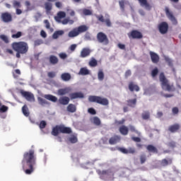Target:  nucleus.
<instances>
[{
  "mask_svg": "<svg viewBox=\"0 0 181 181\" xmlns=\"http://www.w3.org/2000/svg\"><path fill=\"white\" fill-rule=\"evenodd\" d=\"M76 48H77V45L76 44H73L69 47V49L71 50V52H74V50H76Z\"/></svg>",
  "mask_w": 181,
  "mask_h": 181,
  "instance_id": "obj_60",
  "label": "nucleus"
},
{
  "mask_svg": "<svg viewBox=\"0 0 181 181\" xmlns=\"http://www.w3.org/2000/svg\"><path fill=\"white\" fill-rule=\"evenodd\" d=\"M22 112L25 117H29L30 115V112H29V108H28V105H24L22 107Z\"/></svg>",
  "mask_w": 181,
  "mask_h": 181,
  "instance_id": "obj_32",
  "label": "nucleus"
},
{
  "mask_svg": "<svg viewBox=\"0 0 181 181\" xmlns=\"http://www.w3.org/2000/svg\"><path fill=\"white\" fill-rule=\"evenodd\" d=\"M95 18L98 19V21H99V22H102V23L105 22V19H104V16L103 15H100V16L96 15Z\"/></svg>",
  "mask_w": 181,
  "mask_h": 181,
  "instance_id": "obj_54",
  "label": "nucleus"
},
{
  "mask_svg": "<svg viewBox=\"0 0 181 181\" xmlns=\"http://www.w3.org/2000/svg\"><path fill=\"white\" fill-rule=\"evenodd\" d=\"M66 12L69 13L70 16H74L76 15V12L70 9V7L66 8Z\"/></svg>",
  "mask_w": 181,
  "mask_h": 181,
  "instance_id": "obj_56",
  "label": "nucleus"
},
{
  "mask_svg": "<svg viewBox=\"0 0 181 181\" xmlns=\"http://www.w3.org/2000/svg\"><path fill=\"white\" fill-rule=\"evenodd\" d=\"M141 6H145L147 11H151L152 9V6L148 3V0H138Z\"/></svg>",
  "mask_w": 181,
  "mask_h": 181,
  "instance_id": "obj_19",
  "label": "nucleus"
},
{
  "mask_svg": "<svg viewBox=\"0 0 181 181\" xmlns=\"http://www.w3.org/2000/svg\"><path fill=\"white\" fill-rule=\"evenodd\" d=\"M70 93V89L68 88H60L57 91L58 95H66V94H69Z\"/></svg>",
  "mask_w": 181,
  "mask_h": 181,
  "instance_id": "obj_24",
  "label": "nucleus"
},
{
  "mask_svg": "<svg viewBox=\"0 0 181 181\" xmlns=\"http://www.w3.org/2000/svg\"><path fill=\"white\" fill-rule=\"evenodd\" d=\"M98 78L99 81H103V80H104V71H103V69L98 71Z\"/></svg>",
  "mask_w": 181,
  "mask_h": 181,
  "instance_id": "obj_37",
  "label": "nucleus"
},
{
  "mask_svg": "<svg viewBox=\"0 0 181 181\" xmlns=\"http://www.w3.org/2000/svg\"><path fill=\"white\" fill-rule=\"evenodd\" d=\"M88 101L89 103H96L97 104H100V105H108V104H110L108 99L97 95H90L88 97Z\"/></svg>",
  "mask_w": 181,
  "mask_h": 181,
  "instance_id": "obj_6",
  "label": "nucleus"
},
{
  "mask_svg": "<svg viewBox=\"0 0 181 181\" xmlns=\"http://www.w3.org/2000/svg\"><path fill=\"white\" fill-rule=\"evenodd\" d=\"M8 106L3 105L0 103V112H6L8 111Z\"/></svg>",
  "mask_w": 181,
  "mask_h": 181,
  "instance_id": "obj_43",
  "label": "nucleus"
},
{
  "mask_svg": "<svg viewBox=\"0 0 181 181\" xmlns=\"http://www.w3.org/2000/svg\"><path fill=\"white\" fill-rule=\"evenodd\" d=\"M119 5L122 12H125V1L122 0L119 1Z\"/></svg>",
  "mask_w": 181,
  "mask_h": 181,
  "instance_id": "obj_40",
  "label": "nucleus"
},
{
  "mask_svg": "<svg viewBox=\"0 0 181 181\" xmlns=\"http://www.w3.org/2000/svg\"><path fill=\"white\" fill-rule=\"evenodd\" d=\"M55 6H56V8H62V6H63V4H62V2H60V1H57V2H55Z\"/></svg>",
  "mask_w": 181,
  "mask_h": 181,
  "instance_id": "obj_63",
  "label": "nucleus"
},
{
  "mask_svg": "<svg viewBox=\"0 0 181 181\" xmlns=\"http://www.w3.org/2000/svg\"><path fill=\"white\" fill-rule=\"evenodd\" d=\"M62 35H64V31L63 30H57L52 35L53 39H58L59 36H62Z\"/></svg>",
  "mask_w": 181,
  "mask_h": 181,
  "instance_id": "obj_34",
  "label": "nucleus"
},
{
  "mask_svg": "<svg viewBox=\"0 0 181 181\" xmlns=\"http://www.w3.org/2000/svg\"><path fill=\"white\" fill-rule=\"evenodd\" d=\"M172 163H173L172 158H168V159L164 158L160 161V165L161 166H163V167L168 166V165H172Z\"/></svg>",
  "mask_w": 181,
  "mask_h": 181,
  "instance_id": "obj_23",
  "label": "nucleus"
},
{
  "mask_svg": "<svg viewBox=\"0 0 181 181\" xmlns=\"http://www.w3.org/2000/svg\"><path fill=\"white\" fill-rule=\"evenodd\" d=\"M149 54H150L152 63H154L155 64L159 63V55H158V54L152 51H150Z\"/></svg>",
  "mask_w": 181,
  "mask_h": 181,
  "instance_id": "obj_15",
  "label": "nucleus"
},
{
  "mask_svg": "<svg viewBox=\"0 0 181 181\" xmlns=\"http://www.w3.org/2000/svg\"><path fill=\"white\" fill-rule=\"evenodd\" d=\"M129 128L131 132H135V134H139V132L136 130V129H135V127H134L133 125H129Z\"/></svg>",
  "mask_w": 181,
  "mask_h": 181,
  "instance_id": "obj_52",
  "label": "nucleus"
},
{
  "mask_svg": "<svg viewBox=\"0 0 181 181\" xmlns=\"http://www.w3.org/2000/svg\"><path fill=\"white\" fill-rule=\"evenodd\" d=\"M119 141H121V136L114 135L109 139V144L110 145H115L116 144H118Z\"/></svg>",
  "mask_w": 181,
  "mask_h": 181,
  "instance_id": "obj_17",
  "label": "nucleus"
},
{
  "mask_svg": "<svg viewBox=\"0 0 181 181\" xmlns=\"http://www.w3.org/2000/svg\"><path fill=\"white\" fill-rule=\"evenodd\" d=\"M46 125H47L46 121L42 120L39 124V127L40 128V129H45V128H46Z\"/></svg>",
  "mask_w": 181,
  "mask_h": 181,
  "instance_id": "obj_49",
  "label": "nucleus"
},
{
  "mask_svg": "<svg viewBox=\"0 0 181 181\" xmlns=\"http://www.w3.org/2000/svg\"><path fill=\"white\" fill-rule=\"evenodd\" d=\"M0 39L3 40L4 42L5 43H9V38H8V36L5 35H0Z\"/></svg>",
  "mask_w": 181,
  "mask_h": 181,
  "instance_id": "obj_45",
  "label": "nucleus"
},
{
  "mask_svg": "<svg viewBox=\"0 0 181 181\" xmlns=\"http://www.w3.org/2000/svg\"><path fill=\"white\" fill-rule=\"evenodd\" d=\"M37 101H38L40 105H47V104H49V102H47V100H46L45 99H43L40 97L37 98Z\"/></svg>",
  "mask_w": 181,
  "mask_h": 181,
  "instance_id": "obj_36",
  "label": "nucleus"
},
{
  "mask_svg": "<svg viewBox=\"0 0 181 181\" xmlns=\"http://www.w3.org/2000/svg\"><path fill=\"white\" fill-rule=\"evenodd\" d=\"M44 6L46 10V12H50V11L53 9V4L50 1H46L44 4Z\"/></svg>",
  "mask_w": 181,
  "mask_h": 181,
  "instance_id": "obj_28",
  "label": "nucleus"
},
{
  "mask_svg": "<svg viewBox=\"0 0 181 181\" xmlns=\"http://www.w3.org/2000/svg\"><path fill=\"white\" fill-rule=\"evenodd\" d=\"M63 18H66V13L64 11H59L54 18L58 23H62V19Z\"/></svg>",
  "mask_w": 181,
  "mask_h": 181,
  "instance_id": "obj_14",
  "label": "nucleus"
},
{
  "mask_svg": "<svg viewBox=\"0 0 181 181\" xmlns=\"http://www.w3.org/2000/svg\"><path fill=\"white\" fill-rule=\"evenodd\" d=\"M158 73H159V69H158V68H154L152 71H151V76L152 77H156L158 76Z\"/></svg>",
  "mask_w": 181,
  "mask_h": 181,
  "instance_id": "obj_46",
  "label": "nucleus"
},
{
  "mask_svg": "<svg viewBox=\"0 0 181 181\" xmlns=\"http://www.w3.org/2000/svg\"><path fill=\"white\" fill-rule=\"evenodd\" d=\"M128 37L129 39H142L144 35H142V33L136 30H133L131 33H128Z\"/></svg>",
  "mask_w": 181,
  "mask_h": 181,
  "instance_id": "obj_12",
  "label": "nucleus"
},
{
  "mask_svg": "<svg viewBox=\"0 0 181 181\" xmlns=\"http://www.w3.org/2000/svg\"><path fill=\"white\" fill-rule=\"evenodd\" d=\"M69 140L71 142V144H76V142L78 141L77 136H71Z\"/></svg>",
  "mask_w": 181,
  "mask_h": 181,
  "instance_id": "obj_51",
  "label": "nucleus"
},
{
  "mask_svg": "<svg viewBox=\"0 0 181 181\" xmlns=\"http://www.w3.org/2000/svg\"><path fill=\"white\" fill-rule=\"evenodd\" d=\"M11 47L16 52V57L17 59H21V54H26L29 52V45L23 41L13 42Z\"/></svg>",
  "mask_w": 181,
  "mask_h": 181,
  "instance_id": "obj_2",
  "label": "nucleus"
},
{
  "mask_svg": "<svg viewBox=\"0 0 181 181\" xmlns=\"http://www.w3.org/2000/svg\"><path fill=\"white\" fill-rule=\"evenodd\" d=\"M78 74L80 76H88L90 74V70L87 67L81 68Z\"/></svg>",
  "mask_w": 181,
  "mask_h": 181,
  "instance_id": "obj_25",
  "label": "nucleus"
},
{
  "mask_svg": "<svg viewBox=\"0 0 181 181\" xmlns=\"http://www.w3.org/2000/svg\"><path fill=\"white\" fill-rule=\"evenodd\" d=\"M129 90L130 91H139L140 88L139 86L138 85H136L135 83H134V82H130L129 83Z\"/></svg>",
  "mask_w": 181,
  "mask_h": 181,
  "instance_id": "obj_21",
  "label": "nucleus"
},
{
  "mask_svg": "<svg viewBox=\"0 0 181 181\" xmlns=\"http://www.w3.org/2000/svg\"><path fill=\"white\" fill-rule=\"evenodd\" d=\"M66 110L69 112H76V111H77V107H76L75 105L74 104H69L67 107Z\"/></svg>",
  "mask_w": 181,
  "mask_h": 181,
  "instance_id": "obj_31",
  "label": "nucleus"
},
{
  "mask_svg": "<svg viewBox=\"0 0 181 181\" xmlns=\"http://www.w3.org/2000/svg\"><path fill=\"white\" fill-rule=\"evenodd\" d=\"M49 62L50 64H52V66H54L59 63V58L54 55H50L49 57Z\"/></svg>",
  "mask_w": 181,
  "mask_h": 181,
  "instance_id": "obj_22",
  "label": "nucleus"
},
{
  "mask_svg": "<svg viewBox=\"0 0 181 181\" xmlns=\"http://www.w3.org/2000/svg\"><path fill=\"white\" fill-rule=\"evenodd\" d=\"M61 78L64 81H69L71 78V75L69 73H64L61 75Z\"/></svg>",
  "mask_w": 181,
  "mask_h": 181,
  "instance_id": "obj_33",
  "label": "nucleus"
},
{
  "mask_svg": "<svg viewBox=\"0 0 181 181\" xmlns=\"http://www.w3.org/2000/svg\"><path fill=\"white\" fill-rule=\"evenodd\" d=\"M83 13L85 15V16H90V15H93V11H91L90 9L84 8L83 10Z\"/></svg>",
  "mask_w": 181,
  "mask_h": 181,
  "instance_id": "obj_44",
  "label": "nucleus"
},
{
  "mask_svg": "<svg viewBox=\"0 0 181 181\" xmlns=\"http://www.w3.org/2000/svg\"><path fill=\"white\" fill-rule=\"evenodd\" d=\"M88 30V27H87L86 25H82L71 30L69 33L68 36L69 37H76V36H78L80 33H84V32H87Z\"/></svg>",
  "mask_w": 181,
  "mask_h": 181,
  "instance_id": "obj_5",
  "label": "nucleus"
},
{
  "mask_svg": "<svg viewBox=\"0 0 181 181\" xmlns=\"http://www.w3.org/2000/svg\"><path fill=\"white\" fill-rule=\"evenodd\" d=\"M88 112L91 115H95L97 114V111H95V109L93 107H90L88 109Z\"/></svg>",
  "mask_w": 181,
  "mask_h": 181,
  "instance_id": "obj_50",
  "label": "nucleus"
},
{
  "mask_svg": "<svg viewBox=\"0 0 181 181\" xmlns=\"http://www.w3.org/2000/svg\"><path fill=\"white\" fill-rule=\"evenodd\" d=\"M44 23L45 24L46 29H50V23L49 22V20H45Z\"/></svg>",
  "mask_w": 181,
  "mask_h": 181,
  "instance_id": "obj_58",
  "label": "nucleus"
},
{
  "mask_svg": "<svg viewBox=\"0 0 181 181\" xmlns=\"http://www.w3.org/2000/svg\"><path fill=\"white\" fill-rule=\"evenodd\" d=\"M105 22L106 23V25L108 27V28H111V25H112V23H111V21L110 20V18H107L105 20Z\"/></svg>",
  "mask_w": 181,
  "mask_h": 181,
  "instance_id": "obj_59",
  "label": "nucleus"
},
{
  "mask_svg": "<svg viewBox=\"0 0 181 181\" xmlns=\"http://www.w3.org/2000/svg\"><path fill=\"white\" fill-rule=\"evenodd\" d=\"M58 101L61 105H67L70 103V98L62 96L59 98Z\"/></svg>",
  "mask_w": 181,
  "mask_h": 181,
  "instance_id": "obj_18",
  "label": "nucleus"
},
{
  "mask_svg": "<svg viewBox=\"0 0 181 181\" xmlns=\"http://www.w3.org/2000/svg\"><path fill=\"white\" fill-rule=\"evenodd\" d=\"M127 103L129 107H131L132 108H135L136 105V98L129 99L127 101Z\"/></svg>",
  "mask_w": 181,
  "mask_h": 181,
  "instance_id": "obj_29",
  "label": "nucleus"
},
{
  "mask_svg": "<svg viewBox=\"0 0 181 181\" xmlns=\"http://www.w3.org/2000/svg\"><path fill=\"white\" fill-rule=\"evenodd\" d=\"M127 153H135V148L129 147L127 149Z\"/></svg>",
  "mask_w": 181,
  "mask_h": 181,
  "instance_id": "obj_62",
  "label": "nucleus"
},
{
  "mask_svg": "<svg viewBox=\"0 0 181 181\" xmlns=\"http://www.w3.org/2000/svg\"><path fill=\"white\" fill-rule=\"evenodd\" d=\"M13 8H16L17 9L18 8H21L22 4H21V1L13 0Z\"/></svg>",
  "mask_w": 181,
  "mask_h": 181,
  "instance_id": "obj_42",
  "label": "nucleus"
},
{
  "mask_svg": "<svg viewBox=\"0 0 181 181\" xmlns=\"http://www.w3.org/2000/svg\"><path fill=\"white\" fill-rule=\"evenodd\" d=\"M147 151L148 152H152L153 153H158V148L155 147L153 145L149 144L146 146Z\"/></svg>",
  "mask_w": 181,
  "mask_h": 181,
  "instance_id": "obj_30",
  "label": "nucleus"
},
{
  "mask_svg": "<svg viewBox=\"0 0 181 181\" xmlns=\"http://www.w3.org/2000/svg\"><path fill=\"white\" fill-rule=\"evenodd\" d=\"M125 124V119H122V120L115 121V124L116 125H124Z\"/></svg>",
  "mask_w": 181,
  "mask_h": 181,
  "instance_id": "obj_53",
  "label": "nucleus"
},
{
  "mask_svg": "<svg viewBox=\"0 0 181 181\" xmlns=\"http://www.w3.org/2000/svg\"><path fill=\"white\" fill-rule=\"evenodd\" d=\"M59 56L60 59H62L63 60H64V59H67V54H66V53H64V52L60 53L59 54Z\"/></svg>",
  "mask_w": 181,
  "mask_h": 181,
  "instance_id": "obj_57",
  "label": "nucleus"
},
{
  "mask_svg": "<svg viewBox=\"0 0 181 181\" xmlns=\"http://www.w3.org/2000/svg\"><path fill=\"white\" fill-rule=\"evenodd\" d=\"M21 95H23L24 97V98H25V100H27V101H30L31 103H35V95H33V93H30V92H28V91H25L23 90H21L20 91Z\"/></svg>",
  "mask_w": 181,
  "mask_h": 181,
  "instance_id": "obj_10",
  "label": "nucleus"
},
{
  "mask_svg": "<svg viewBox=\"0 0 181 181\" xmlns=\"http://www.w3.org/2000/svg\"><path fill=\"white\" fill-rule=\"evenodd\" d=\"M97 40L99 43H104V45H108L110 43V40H108V37L105 33L103 32H99L97 34Z\"/></svg>",
  "mask_w": 181,
  "mask_h": 181,
  "instance_id": "obj_7",
  "label": "nucleus"
},
{
  "mask_svg": "<svg viewBox=\"0 0 181 181\" xmlns=\"http://www.w3.org/2000/svg\"><path fill=\"white\" fill-rule=\"evenodd\" d=\"M71 128L66 127L64 125H56L52 131V135L57 136L59 134H71Z\"/></svg>",
  "mask_w": 181,
  "mask_h": 181,
  "instance_id": "obj_4",
  "label": "nucleus"
},
{
  "mask_svg": "<svg viewBox=\"0 0 181 181\" xmlns=\"http://www.w3.org/2000/svg\"><path fill=\"white\" fill-rule=\"evenodd\" d=\"M1 19L4 23H9L13 21L12 14L9 12L2 13L1 15Z\"/></svg>",
  "mask_w": 181,
  "mask_h": 181,
  "instance_id": "obj_11",
  "label": "nucleus"
},
{
  "mask_svg": "<svg viewBox=\"0 0 181 181\" xmlns=\"http://www.w3.org/2000/svg\"><path fill=\"white\" fill-rule=\"evenodd\" d=\"M47 76L49 78H54V77H56V72L54 71H49L47 73Z\"/></svg>",
  "mask_w": 181,
  "mask_h": 181,
  "instance_id": "obj_55",
  "label": "nucleus"
},
{
  "mask_svg": "<svg viewBox=\"0 0 181 181\" xmlns=\"http://www.w3.org/2000/svg\"><path fill=\"white\" fill-rule=\"evenodd\" d=\"M21 36H22V32L18 31V32H17L16 34H13V35H11V37H12L13 39H19V37H21Z\"/></svg>",
  "mask_w": 181,
  "mask_h": 181,
  "instance_id": "obj_47",
  "label": "nucleus"
},
{
  "mask_svg": "<svg viewBox=\"0 0 181 181\" xmlns=\"http://www.w3.org/2000/svg\"><path fill=\"white\" fill-rule=\"evenodd\" d=\"M44 98H46V100H49V101H52V103L57 102V97L52 95H45Z\"/></svg>",
  "mask_w": 181,
  "mask_h": 181,
  "instance_id": "obj_27",
  "label": "nucleus"
},
{
  "mask_svg": "<svg viewBox=\"0 0 181 181\" xmlns=\"http://www.w3.org/2000/svg\"><path fill=\"white\" fill-rule=\"evenodd\" d=\"M93 124L95 125H97L98 127L101 125V120L98 117H93Z\"/></svg>",
  "mask_w": 181,
  "mask_h": 181,
  "instance_id": "obj_41",
  "label": "nucleus"
},
{
  "mask_svg": "<svg viewBox=\"0 0 181 181\" xmlns=\"http://www.w3.org/2000/svg\"><path fill=\"white\" fill-rule=\"evenodd\" d=\"M98 64V62H97V59L95 58H91L90 61L89 62V66L90 67H95Z\"/></svg>",
  "mask_w": 181,
  "mask_h": 181,
  "instance_id": "obj_38",
  "label": "nucleus"
},
{
  "mask_svg": "<svg viewBox=\"0 0 181 181\" xmlns=\"http://www.w3.org/2000/svg\"><path fill=\"white\" fill-rule=\"evenodd\" d=\"M21 163L25 175H32L34 170L33 166L36 165L35 150H29V151L24 153Z\"/></svg>",
  "mask_w": 181,
  "mask_h": 181,
  "instance_id": "obj_1",
  "label": "nucleus"
},
{
  "mask_svg": "<svg viewBox=\"0 0 181 181\" xmlns=\"http://www.w3.org/2000/svg\"><path fill=\"white\" fill-rule=\"evenodd\" d=\"M165 13L169 21L172 22L173 25H177V19H176V17L173 15V12L170 11L169 7L165 8Z\"/></svg>",
  "mask_w": 181,
  "mask_h": 181,
  "instance_id": "obj_8",
  "label": "nucleus"
},
{
  "mask_svg": "<svg viewBox=\"0 0 181 181\" xmlns=\"http://www.w3.org/2000/svg\"><path fill=\"white\" fill-rule=\"evenodd\" d=\"M141 118L145 120L149 119V118H151V112H149V111L143 112L141 114Z\"/></svg>",
  "mask_w": 181,
  "mask_h": 181,
  "instance_id": "obj_35",
  "label": "nucleus"
},
{
  "mask_svg": "<svg viewBox=\"0 0 181 181\" xmlns=\"http://www.w3.org/2000/svg\"><path fill=\"white\" fill-rule=\"evenodd\" d=\"M132 139L134 141V142H141V138L139 137H132Z\"/></svg>",
  "mask_w": 181,
  "mask_h": 181,
  "instance_id": "obj_64",
  "label": "nucleus"
},
{
  "mask_svg": "<svg viewBox=\"0 0 181 181\" xmlns=\"http://www.w3.org/2000/svg\"><path fill=\"white\" fill-rule=\"evenodd\" d=\"M168 146H170V148H176V142H175V141L169 142Z\"/></svg>",
  "mask_w": 181,
  "mask_h": 181,
  "instance_id": "obj_61",
  "label": "nucleus"
},
{
  "mask_svg": "<svg viewBox=\"0 0 181 181\" xmlns=\"http://www.w3.org/2000/svg\"><path fill=\"white\" fill-rule=\"evenodd\" d=\"M145 162H146V156L145 154H142L140 156V163L144 165Z\"/></svg>",
  "mask_w": 181,
  "mask_h": 181,
  "instance_id": "obj_48",
  "label": "nucleus"
},
{
  "mask_svg": "<svg viewBox=\"0 0 181 181\" xmlns=\"http://www.w3.org/2000/svg\"><path fill=\"white\" fill-rule=\"evenodd\" d=\"M71 100H76V98H84V95L81 92H76L70 94Z\"/></svg>",
  "mask_w": 181,
  "mask_h": 181,
  "instance_id": "obj_20",
  "label": "nucleus"
},
{
  "mask_svg": "<svg viewBox=\"0 0 181 181\" xmlns=\"http://www.w3.org/2000/svg\"><path fill=\"white\" fill-rule=\"evenodd\" d=\"M12 74H13V77H14V78H18V77H19V76H21V70L15 69L14 71H12Z\"/></svg>",
  "mask_w": 181,
  "mask_h": 181,
  "instance_id": "obj_39",
  "label": "nucleus"
},
{
  "mask_svg": "<svg viewBox=\"0 0 181 181\" xmlns=\"http://www.w3.org/2000/svg\"><path fill=\"white\" fill-rule=\"evenodd\" d=\"M180 129V124L177 123L172 124L168 127V131L172 134H175V132H177V131H179Z\"/></svg>",
  "mask_w": 181,
  "mask_h": 181,
  "instance_id": "obj_16",
  "label": "nucleus"
},
{
  "mask_svg": "<svg viewBox=\"0 0 181 181\" xmlns=\"http://www.w3.org/2000/svg\"><path fill=\"white\" fill-rule=\"evenodd\" d=\"M119 131L122 135H127L128 132H129V130L128 127L125 125H122L119 128Z\"/></svg>",
  "mask_w": 181,
  "mask_h": 181,
  "instance_id": "obj_26",
  "label": "nucleus"
},
{
  "mask_svg": "<svg viewBox=\"0 0 181 181\" xmlns=\"http://www.w3.org/2000/svg\"><path fill=\"white\" fill-rule=\"evenodd\" d=\"M91 54V49L88 47H84L81 51L80 57L84 59L85 57H88Z\"/></svg>",
  "mask_w": 181,
  "mask_h": 181,
  "instance_id": "obj_13",
  "label": "nucleus"
},
{
  "mask_svg": "<svg viewBox=\"0 0 181 181\" xmlns=\"http://www.w3.org/2000/svg\"><path fill=\"white\" fill-rule=\"evenodd\" d=\"M159 80L161 83L163 90L169 92L175 91L176 88H175V86L169 84V81L166 78V76H165V74H163V72L160 74Z\"/></svg>",
  "mask_w": 181,
  "mask_h": 181,
  "instance_id": "obj_3",
  "label": "nucleus"
},
{
  "mask_svg": "<svg viewBox=\"0 0 181 181\" xmlns=\"http://www.w3.org/2000/svg\"><path fill=\"white\" fill-rule=\"evenodd\" d=\"M158 28L161 35H166V33H168V31L169 30V24H168V23H166L165 21H163L160 24H158Z\"/></svg>",
  "mask_w": 181,
  "mask_h": 181,
  "instance_id": "obj_9",
  "label": "nucleus"
}]
</instances>
